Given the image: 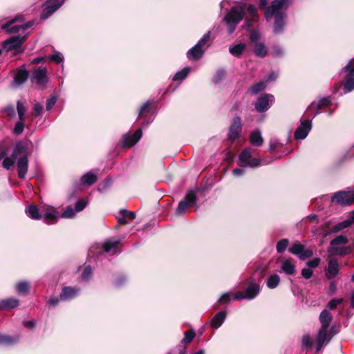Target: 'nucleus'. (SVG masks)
Here are the masks:
<instances>
[{
    "label": "nucleus",
    "mask_w": 354,
    "mask_h": 354,
    "mask_svg": "<svg viewBox=\"0 0 354 354\" xmlns=\"http://www.w3.org/2000/svg\"><path fill=\"white\" fill-rule=\"evenodd\" d=\"M16 161L18 176L23 179L25 178L28 168V151L26 145L24 142L16 143L10 156L3 159L2 166L9 170Z\"/></svg>",
    "instance_id": "f257e3e1"
},
{
    "label": "nucleus",
    "mask_w": 354,
    "mask_h": 354,
    "mask_svg": "<svg viewBox=\"0 0 354 354\" xmlns=\"http://www.w3.org/2000/svg\"><path fill=\"white\" fill-rule=\"evenodd\" d=\"M246 10L249 15L245 19L247 21H256L258 19L257 8L253 5L245 4L232 7L223 19L229 34L234 31L239 23L243 19Z\"/></svg>",
    "instance_id": "f03ea898"
},
{
    "label": "nucleus",
    "mask_w": 354,
    "mask_h": 354,
    "mask_svg": "<svg viewBox=\"0 0 354 354\" xmlns=\"http://www.w3.org/2000/svg\"><path fill=\"white\" fill-rule=\"evenodd\" d=\"M290 2L283 0H274L271 6L266 12V17L268 20L274 16V31L279 33L283 30L284 26V18L286 16V10Z\"/></svg>",
    "instance_id": "7ed1b4c3"
},
{
    "label": "nucleus",
    "mask_w": 354,
    "mask_h": 354,
    "mask_svg": "<svg viewBox=\"0 0 354 354\" xmlns=\"http://www.w3.org/2000/svg\"><path fill=\"white\" fill-rule=\"evenodd\" d=\"M210 32L205 33L198 43L187 51V57L189 59L198 60L202 57L205 53V45L209 41Z\"/></svg>",
    "instance_id": "20e7f679"
},
{
    "label": "nucleus",
    "mask_w": 354,
    "mask_h": 354,
    "mask_svg": "<svg viewBox=\"0 0 354 354\" xmlns=\"http://www.w3.org/2000/svg\"><path fill=\"white\" fill-rule=\"evenodd\" d=\"M261 160L252 158V149L250 148L244 149L239 156V165L241 167L254 168L260 165Z\"/></svg>",
    "instance_id": "39448f33"
},
{
    "label": "nucleus",
    "mask_w": 354,
    "mask_h": 354,
    "mask_svg": "<svg viewBox=\"0 0 354 354\" xmlns=\"http://www.w3.org/2000/svg\"><path fill=\"white\" fill-rule=\"evenodd\" d=\"M260 292V286L258 283H250L244 291L237 292L234 295L235 300L252 299Z\"/></svg>",
    "instance_id": "423d86ee"
},
{
    "label": "nucleus",
    "mask_w": 354,
    "mask_h": 354,
    "mask_svg": "<svg viewBox=\"0 0 354 354\" xmlns=\"http://www.w3.org/2000/svg\"><path fill=\"white\" fill-rule=\"evenodd\" d=\"M328 328H320L317 337V348L316 352H319L325 343H328L334 335L333 328L330 330Z\"/></svg>",
    "instance_id": "0eeeda50"
},
{
    "label": "nucleus",
    "mask_w": 354,
    "mask_h": 354,
    "mask_svg": "<svg viewBox=\"0 0 354 354\" xmlns=\"http://www.w3.org/2000/svg\"><path fill=\"white\" fill-rule=\"evenodd\" d=\"M196 201V196L193 191H189L185 196L183 201H181L176 210L178 215H182L185 213L187 208L193 205Z\"/></svg>",
    "instance_id": "6e6552de"
},
{
    "label": "nucleus",
    "mask_w": 354,
    "mask_h": 354,
    "mask_svg": "<svg viewBox=\"0 0 354 354\" xmlns=\"http://www.w3.org/2000/svg\"><path fill=\"white\" fill-rule=\"evenodd\" d=\"M289 252L295 255H297L300 259H306L313 256V251L310 249H305L304 245L296 242L294 243L289 248Z\"/></svg>",
    "instance_id": "1a4fd4ad"
},
{
    "label": "nucleus",
    "mask_w": 354,
    "mask_h": 354,
    "mask_svg": "<svg viewBox=\"0 0 354 354\" xmlns=\"http://www.w3.org/2000/svg\"><path fill=\"white\" fill-rule=\"evenodd\" d=\"M274 100V97L272 95L266 93L257 99L255 109L259 113L265 112L270 107Z\"/></svg>",
    "instance_id": "9d476101"
},
{
    "label": "nucleus",
    "mask_w": 354,
    "mask_h": 354,
    "mask_svg": "<svg viewBox=\"0 0 354 354\" xmlns=\"http://www.w3.org/2000/svg\"><path fill=\"white\" fill-rule=\"evenodd\" d=\"M65 0H47L45 3V8L44 9L41 17V19H47L52 15L58 8H59Z\"/></svg>",
    "instance_id": "9b49d317"
},
{
    "label": "nucleus",
    "mask_w": 354,
    "mask_h": 354,
    "mask_svg": "<svg viewBox=\"0 0 354 354\" xmlns=\"http://www.w3.org/2000/svg\"><path fill=\"white\" fill-rule=\"evenodd\" d=\"M21 19V17L17 16L15 18H14L13 19H11V20L8 21L6 24H3L1 27V28L8 32H17L20 30H27L28 28H30L32 26L33 22L30 21V22L24 24L22 25H15V26H12L10 28H9V27L11 25H12L15 22L19 21Z\"/></svg>",
    "instance_id": "f8f14e48"
},
{
    "label": "nucleus",
    "mask_w": 354,
    "mask_h": 354,
    "mask_svg": "<svg viewBox=\"0 0 354 354\" xmlns=\"http://www.w3.org/2000/svg\"><path fill=\"white\" fill-rule=\"evenodd\" d=\"M353 59H351L347 65L343 68L344 71H348L346 77H345L344 82V93H348L354 90V67H352Z\"/></svg>",
    "instance_id": "ddd939ff"
},
{
    "label": "nucleus",
    "mask_w": 354,
    "mask_h": 354,
    "mask_svg": "<svg viewBox=\"0 0 354 354\" xmlns=\"http://www.w3.org/2000/svg\"><path fill=\"white\" fill-rule=\"evenodd\" d=\"M27 36H16L11 37L3 42V48L6 51H10L19 48L26 41Z\"/></svg>",
    "instance_id": "4468645a"
},
{
    "label": "nucleus",
    "mask_w": 354,
    "mask_h": 354,
    "mask_svg": "<svg viewBox=\"0 0 354 354\" xmlns=\"http://www.w3.org/2000/svg\"><path fill=\"white\" fill-rule=\"evenodd\" d=\"M312 128L311 121L305 120L301 122L300 125L295 132V138L297 140H302L306 138Z\"/></svg>",
    "instance_id": "2eb2a0df"
},
{
    "label": "nucleus",
    "mask_w": 354,
    "mask_h": 354,
    "mask_svg": "<svg viewBox=\"0 0 354 354\" xmlns=\"http://www.w3.org/2000/svg\"><path fill=\"white\" fill-rule=\"evenodd\" d=\"M339 263L334 257H330L328 260V267L326 270L325 276L328 279H334L339 273Z\"/></svg>",
    "instance_id": "dca6fc26"
},
{
    "label": "nucleus",
    "mask_w": 354,
    "mask_h": 354,
    "mask_svg": "<svg viewBox=\"0 0 354 354\" xmlns=\"http://www.w3.org/2000/svg\"><path fill=\"white\" fill-rule=\"evenodd\" d=\"M32 81L39 86H44L48 82L46 69L37 68L34 70L32 75Z\"/></svg>",
    "instance_id": "f3484780"
},
{
    "label": "nucleus",
    "mask_w": 354,
    "mask_h": 354,
    "mask_svg": "<svg viewBox=\"0 0 354 354\" xmlns=\"http://www.w3.org/2000/svg\"><path fill=\"white\" fill-rule=\"evenodd\" d=\"M331 104L330 97H323L318 102H312L309 106L308 107V111H315L314 114L315 117L317 114H319V110L323 107H326L329 106Z\"/></svg>",
    "instance_id": "a211bd4d"
},
{
    "label": "nucleus",
    "mask_w": 354,
    "mask_h": 354,
    "mask_svg": "<svg viewBox=\"0 0 354 354\" xmlns=\"http://www.w3.org/2000/svg\"><path fill=\"white\" fill-rule=\"evenodd\" d=\"M241 130V118L239 117H236L234 118L232 124L230 127V131H229V138L230 140H235L239 136V133Z\"/></svg>",
    "instance_id": "6ab92c4d"
},
{
    "label": "nucleus",
    "mask_w": 354,
    "mask_h": 354,
    "mask_svg": "<svg viewBox=\"0 0 354 354\" xmlns=\"http://www.w3.org/2000/svg\"><path fill=\"white\" fill-rule=\"evenodd\" d=\"M80 292L79 288L72 287L63 288L59 294V299L62 301L70 300L75 297Z\"/></svg>",
    "instance_id": "aec40b11"
},
{
    "label": "nucleus",
    "mask_w": 354,
    "mask_h": 354,
    "mask_svg": "<svg viewBox=\"0 0 354 354\" xmlns=\"http://www.w3.org/2000/svg\"><path fill=\"white\" fill-rule=\"evenodd\" d=\"M142 136V132L140 129H138L133 136H130L129 134L125 135L124 138V146L129 147L133 146L140 140Z\"/></svg>",
    "instance_id": "412c9836"
},
{
    "label": "nucleus",
    "mask_w": 354,
    "mask_h": 354,
    "mask_svg": "<svg viewBox=\"0 0 354 354\" xmlns=\"http://www.w3.org/2000/svg\"><path fill=\"white\" fill-rule=\"evenodd\" d=\"M29 75L28 71L24 66L20 67L16 72L14 77V84L20 85L25 82Z\"/></svg>",
    "instance_id": "4be33fe9"
},
{
    "label": "nucleus",
    "mask_w": 354,
    "mask_h": 354,
    "mask_svg": "<svg viewBox=\"0 0 354 354\" xmlns=\"http://www.w3.org/2000/svg\"><path fill=\"white\" fill-rule=\"evenodd\" d=\"M281 271L286 274H295L296 272L295 265L291 259H288L282 261L281 266Z\"/></svg>",
    "instance_id": "5701e85b"
},
{
    "label": "nucleus",
    "mask_w": 354,
    "mask_h": 354,
    "mask_svg": "<svg viewBox=\"0 0 354 354\" xmlns=\"http://www.w3.org/2000/svg\"><path fill=\"white\" fill-rule=\"evenodd\" d=\"M351 252H352V248L351 246L330 247L328 249V252L330 255L345 256L346 254H351Z\"/></svg>",
    "instance_id": "b1692460"
},
{
    "label": "nucleus",
    "mask_w": 354,
    "mask_h": 354,
    "mask_svg": "<svg viewBox=\"0 0 354 354\" xmlns=\"http://www.w3.org/2000/svg\"><path fill=\"white\" fill-rule=\"evenodd\" d=\"M19 300L15 298H8L0 301V310H9L19 306Z\"/></svg>",
    "instance_id": "393cba45"
},
{
    "label": "nucleus",
    "mask_w": 354,
    "mask_h": 354,
    "mask_svg": "<svg viewBox=\"0 0 354 354\" xmlns=\"http://www.w3.org/2000/svg\"><path fill=\"white\" fill-rule=\"evenodd\" d=\"M320 328H328L333 319L331 313L327 310H323L319 315Z\"/></svg>",
    "instance_id": "a878e982"
},
{
    "label": "nucleus",
    "mask_w": 354,
    "mask_h": 354,
    "mask_svg": "<svg viewBox=\"0 0 354 354\" xmlns=\"http://www.w3.org/2000/svg\"><path fill=\"white\" fill-rule=\"evenodd\" d=\"M227 316V313L224 310H221L218 312L215 316L212 318L211 322V326L213 328H219L222 324L224 322Z\"/></svg>",
    "instance_id": "bb28decb"
},
{
    "label": "nucleus",
    "mask_w": 354,
    "mask_h": 354,
    "mask_svg": "<svg viewBox=\"0 0 354 354\" xmlns=\"http://www.w3.org/2000/svg\"><path fill=\"white\" fill-rule=\"evenodd\" d=\"M120 241V240L115 239H108L102 245L104 252H109L113 250V252H116V248H118Z\"/></svg>",
    "instance_id": "cd10ccee"
},
{
    "label": "nucleus",
    "mask_w": 354,
    "mask_h": 354,
    "mask_svg": "<svg viewBox=\"0 0 354 354\" xmlns=\"http://www.w3.org/2000/svg\"><path fill=\"white\" fill-rule=\"evenodd\" d=\"M26 213L28 217L35 220H39L42 217L37 205H29L26 209Z\"/></svg>",
    "instance_id": "c85d7f7f"
},
{
    "label": "nucleus",
    "mask_w": 354,
    "mask_h": 354,
    "mask_svg": "<svg viewBox=\"0 0 354 354\" xmlns=\"http://www.w3.org/2000/svg\"><path fill=\"white\" fill-rule=\"evenodd\" d=\"M250 142H251L252 145L257 146V147H260L262 145V144L263 142V140L261 136V133L260 131H259V130L254 131L250 134Z\"/></svg>",
    "instance_id": "c756f323"
},
{
    "label": "nucleus",
    "mask_w": 354,
    "mask_h": 354,
    "mask_svg": "<svg viewBox=\"0 0 354 354\" xmlns=\"http://www.w3.org/2000/svg\"><path fill=\"white\" fill-rule=\"evenodd\" d=\"M120 213L122 214V217L118 218V222L120 223L126 224L129 221H133L136 218V214L133 212L121 209Z\"/></svg>",
    "instance_id": "7c9ffc66"
},
{
    "label": "nucleus",
    "mask_w": 354,
    "mask_h": 354,
    "mask_svg": "<svg viewBox=\"0 0 354 354\" xmlns=\"http://www.w3.org/2000/svg\"><path fill=\"white\" fill-rule=\"evenodd\" d=\"M81 180L84 185L90 186L95 183L97 180V177L94 174L91 172H87L82 177Z\"/></svg>",
    "instance_id": "2f4dec72"
},
{
    "label": "nucleus",
    "mask_w": 354,
    "mask_h": 354,
    "mask_svg": "<svg viewBox=\"0 0 354 354\" xmlns=\"http://www.w3.org/2000/svg\"><path fill=\"white\" fill-rule=\"evenodd\" d=\"M280 282V277L278 274H274L270 275L266 281L267 286L270 289L275 288Z\"/></svg>",
    "instance_id": "473e14b6"
},
{
    "label": "nucleus",
    "mask_w": 354,
    "mask_h": 354,
    "mask_svg": "<svg viewBox=\"0 0 354 354\" xmlns=\"http://www.w3.org/2000/svg\"><path fill=\"white\" fill-rule=\"evenodd\" d=\"M58 216L54 210H48L44 214V218L46 223L50 224L56 221Z\"/></svg>",
    "instance_id": "72a5a7b5"
},
{
    "label": "nucleus",
    "mask_w": 354,
    "mask_h": 354,
    "mask_svg": "<svg viewBox=\"0 0 354 354\" xmlns=\"http://www.w3.org/2000/svg\"><path fill=\"white\" fill-rule=\"evenodd\" d=\"M352 225V220L346 219L342 222L338 223L335 225L333 227L332 232H338L342 230L347 228Z\"/></svg>",
    "instance_id": "f704fd0d"
},
{
    "label": "nucleus",
    "mask_w": 354,
    "mask_h": 354,
    "mask_svg": "<svg viewBox=\"0 0 354 354\" xmlns=\"http://www.w3.org/2000/svg\"><path fill=\"white\" fill-rule=\"evenodd\" d=\"M245 44H239L230 48V53L234 56H239L245 50Z\"/></svg>",
    "instance_id": "c9c22d12"
},
{
    "label": "nucleus",
    "mask_w": 354,
    "mask_h": 354,
    "mask_svg": "<svg viewBox=\"0 0 354 354\" xmlns=\"http://www.w3.org/2000/svg\"><path fill=\"white\" fill-rule=\"evenodd\" d=\"M266 87V82H260L257 84H255L254 85H252L250 88V92L253 94V95H257V93H259V92L263 91Z\"/></svg>",
    "instance_id": "e433bc0d"
},
{
    "label": "nucleus",
    "mask_w": 354,
    "mask_h": 354,
    "mask_svg": "<svg viewBox=\"0 0 354 354\" xmlns=\"http://www.w3.org/2000/svg\"><path fill=\"white\" fill-rule=\"evenodd\" d=\"M348 241V238L344 235H338L330 241V246H336L341 244H346Z\"/></svg>",
    "instance_id": "4c0bfd02"
},
{
    "label": "nucleus",
    "mask_w": 354,
    "mask_h": 354,
    "mask_svg": "<svg viewBox=\"0 0 354 354\" xmlns=\"http://www.w3.org/2000/svg\"><path fill=\"white\" fill-rule=\"evenodd\" d=\"M254 53L258 57H264L267 53V49L263 44L257 43L254 47Z\"/></svg>",
    "instance_id": "58836bf2"
},
{
    "label": "nucleus",
    "mask_w": 354,
    "mask_h": 354,
    "mask_svg": "<svg viewBox=\"0 0 354 354\" xmlns=\"http://www.w3.org/2000/svg\"><path fill=\"white\" fill-rule=\"evenodd\" d=\"M190 68L189 67L184 68L182 71L177 72L173 77L174 81H179L184 80L189 72Z\"/></svg>",
    "instance_id": "ea45409f"
},
{
    "label": "nucleus",
    "mask_w": 354,
    "mask_h": 354,
    "mask_svg": "<svg viewBox=\"0 0 354 354\" xmlns=\"http://www.w3.org/2000/svg\"><path fill=\"white\" fill-rule=\"evenodd\" d=\"M289 241L287 239H283L277 243L276 249L278 253H283L287 248Z\"/></svg>",
    "instance_id": "a19ab883"
},
{
    "label": "nucleus",
    "mask_w": 354,
    "mask_h": 354,
    "mask_svg": "<svg viewBox=\"0 0 354 354\" xmlns=\"http://www.w3.org/2000/svg\"><path fill=\"white\" fill-rule=\"evenodd\" d=\"M17 339L14 338L9 335H0V344L10 345L15 343Z\"/></svg>",
    "instance_id": "79ce46f5"
},
{
    "label": "nucleus",
    "mask_w": 354,
    "mask_h": 354,
    "mask_svg": "<svg viewBox=\"0 0 354 354\" xmlns=\"http://www.w3.org/2000/svg\"><path fill=\"white\" fill-rule=\"evenodd\" d=\"M16 290L19 294L27 293L29 290V284L27 282L21 281L16 286Z\"/></svg>",
    "instance_id": "37998d69"
},
{
    "label": "nucleus",
    "mask_w": 354,
    "mask_h": 354,
    "mask_svg": "<svg viewBox=\"0 0 354 354\" xmlns=\"http://www.w3.org/2000/svg\"><path fill=\"white\" fill-rule=\"evenodd\" d=\"M75 209H73L71 206L67 207L64 211L62 213V217L65 218H73L75 215Z\"/></svg>",
    "instance_id": "c03bdc74"
},
{
    "label": "nucleus",
    "mask_w": 354,
    "mask_h": 354,
    "mask_svg": "<svg viewBox=\"0 0 354 354\" xmlns=\"http://www.w3.org/2000/svg\"><path fill=\"white\" fill-rule=\"evenodd\" d=\"M17 110L19 120H24L26 113V109L24 104L21 103L19 101H18L17 104Z\"/></svg>",
    "instance_id": "a18cd8bd"
},
{
    "label": "nucleus",
    "mask_w": 354,
    "mask_h": 354,
    "mask_svg": "<svg viewBox=\"0 0 354 354\" xmlns=\"http://www.w3.org/2000/svg\"><path fill=\"white\" fill-rule=\"evenodd\" d=\"M184 335L185 337L182 340V343H189L195 337V333L194 331H185Z\"/></svg>",
    "instance_id": "49530a36"
},
{
    "label": "nucleus",
    "mask_w": 354,
    "mask_h": 354,
    "mask_svg": "<svg viewBox=\"0 0 354 354\" xmlns=\"http://www.w3.org/2000/svg\"><path fill=\"white\" fill-rule=\"evenodd\" d=\"M321 259L319 257L314 258L311 260H309L306 263V266L308 267V268H317L319 263H320Z\"/></svg>",
    "instance_id": "de8ad7c7"
},
{
    "label": "nucleus",
    "mask_w": 354,
    "mask_h": 354,
    "mask_svg": "<svg viewBox=\"0 0 354 354\" xmlns=\"http://www.w3.org/2000/svg\"><path fill=\"white\" fill-rule=\"evenodd\" d=\"M302 345L304 347L310 348L313 346V342L309 335H305L302 338Z\"/></svg>",
    "instance_id": "09e8293b"
},
{
    "label": "nucleus",
    "mask_w": 354,
    "mask_h": 354,
    "mask_svg": "<svg viewBox=\"0 0 354 354\" xmlns=\"http://www.w3.org/2000/svg\"><path fill=\"white\" fill-rule=\"evenodd\" d=\"M225 75V72L223 70L217 71L214 75V82L218 83L223 79Z\"/></svg>",
    "instance_id": "8fccbe9b"
},
{
    "label": "nucleus",
    "mask_w": 354,
    "mask_h": 354,
    "mask_svg": "<svg viewBox=\"0 0 354 354\" xmlns=\"http://www.w3.org/2000/svg\"><path fill=\"white\" fill-rule=\"evenodd\" d=\"M86 201H83V200H79L76 202L75 205V212H81L82 210H83L84 209V207H86Z\"/></svg>",
    "instance_id": "3c124183"
},
{
    "label": "nucleus",
    "mask_w": 354,
    "mask_h": 354,
    "mask_svg": "<svg viewBox=\"0 0 354 354\" xmlns=\"http://www.w3.org/2000/svg\"><path fill=\"white\" fill-rule=\"evenodd\" d=\"M342 301H343V299L341 298L340 299H333L329 301L328 306L330 310H333L337 307V306L338 304H341L342 302Z\"/></svg>",
    "instance_id": "603ef678"
},
{
    "label": "nucleus",
    "mask_w": 354,
    "mask_h": 354,
    "mask_svg": "<svg viewBox=\"0 0 354 354\" xmlns=\"http://www.w3.org/2000/svg\"><path fill=\"white\" fill-rule=\"evenodd\" d=\"M24 125L23 123V120H19V121L17 122L15 124V127L14 129L15 133L17 134L21 133L24 131Z\"/></svg>",
    "instance_id": "864d4df0"
},
{
    "label": "nucleus",
    "mask_w": 354,
    "mask_h": 354,
    "mask_svg": "<svg viewBox=\"0 0 354 354\" xmlns=\"http://www.w3.org/2000/svg\"><path fill=\"white\" fill-rule=\"evenodd\" d=\"M313 272L310 268H303L301 270V275L306 279H310L313 276Z\"/></svg>",
    "instance_id": "5fc2aeb1"
},
{
    "label": "nucleus",
    "mask_w": 354,
    "mask_h": 354,
    "mask_svg": "<svg viewBox=\"0 0 354 354\" xmlns=\"http://www.w3.org/2000/svg\"><path fill=\"white\" fill-rule=\"evenodd\" d=\"M92 275L91 268L90 266H87L84 268L82 272V278L85 280H88Z\"/></svg>",
    "instance_id": "6e6d98bb"
},
{
    "label": "nucleus",
    "mask_w": 354,
    "mask_h": 354,
    "mask_svg": "<svg viewBox=\"0 0 354 354\" xmlns=\"http://www.w3.org/2000/svg\"><path fill=\"white\" fill-rule=\"evenodd\" d=\"M57 101V97L55 96H53L48 99L46 104V108L48 111L50 110L54 105L55 104Z\"/></svg>",
    "instance_id": "4d7b16f0"
},
{
    "label": "nucleus",
    "mask_w": 354,
    "mask_h": 354,
    "mask_svg": "<svg viewBox=\"0 0 354 354\" xmlns=\"http://www.w3.org/2000/svg\"><path fill=\"white\" fill-rule=\"evenodd\" d=\"M151 106V102L147 101L145 102L140 108V112H139V116L142 115L146 112H148L149 111Z\"/></svg>",
    "instance_id": "13d9d810"
},
{
    "label": "nucleus",
    "mask_w": 354,
    "mask_h": 354,
    "mask_svg": "<svg viewBox=\"0 0 354 354\" xmlns=\"http://www.w3.org/2000/svg\"><path fill=\"white\" fill-rule=\"evenodd\" d=\"M50 61L55 62L56 63H60L63 61V57L59 53L53 54L49 57Z\"/></svg>",
    "instance_id": "bf43d9fd"
},
{
    "label": "nucleus",
    "mask_w": 354,
    "mask_h": 354,
    "mask_svg": "<svg viewBox=\"0 0 354 354\" xmlns=\"http://www.w3.org/2000/svg\"><path fill=\"white\" fill-rule=\"evenodd\" d=\"M232 294L230 292L224 293L219 299L220 302L227 303L230 301Z\"/></svg>",
    "instance_id": "052dcab7"
},
{
    "label": "nucleus",
    "mask_w": 354,
    "mask_h": 354,
    "mask_svg": "<svg viewBox=\"0 0 354 354\" xmlns=\"http://www.w3.org/2000/svg\"><path fill=\"white\" fill-rule=\"evenodd\" d=\"M33 109H34V114H35V117H37L39 116L41 113V111H42V106L39 104H35L34 107H33Z\"/></svg>",
    "instance_id": "680f3d73"
},
{
    "label": "nucleus",
    "mask_w": 354,
    "mask_h": 354,
    "mask_svg": "<svg viewBox=\"0 0 354 354\" xmlns=\"http://www.w3.org/2000/svg\"><path fill=\"white\" fill-rule=\"evenodd\" d=\"M235 176H241L245 173V169L242 168H236L232 171Z\"/></svg>",
    "instance_id": "e2e57ef3"
},
{
    "label": "nucleus",
    "mask_w": 354,
    "mask_h": 354,
    "mask_svg": "<svg viewBox=\"0 0 354 354\" xmlns=\"http://www.w3.org/2000/svg\"><path fill=\"white\" fill-rule=\"evenodd\" d=\"M250 40L253 42L257 41L259 39V35L257 32L253 31L250 34Z\"/></svg>",
    "instance_id": "0e129e2a"
},
{
    "label": "nucleus",
    "mask_w": 354,
    "mask_h": 354,
    "mask_svg": "<svg viewBox=\"0 0 354 354\" xmlns=\"http://www.w3.org/2000/svg\"><path fill=\"white\" fill-rule=\"evenodd\" d=\"M268 1L267 0H259V7L266 12L267 9L269 7H267Z\"/></svg>",
    "instance_id": "69168bd1"
},
{
    "label": "nucleus",
    "mask_w": 354,
    "mask_h": 354,
    "mask_svg": "<svg viewBox=\"0 0 354 354\" xmlns=\"http://www.w3.org/2000/svg\"><path fill=\"white\" fill-rule=\"evenodd\" d=\"M59 302V299L57 297H50L48 300V304L50 306H55Z\"/></svg>",
    "instance_id": "338daca9"
},
{
    "label": "nucleus",
    "mask_w": 354,
    "mask_h": 354,
    "mask_svg": "<svg viewBox=\"0 0 354 354\" xmlns=\"http://www.w3.org/2000/svg\"><path fill=\"white\" fill-rule=\"evenodd\" d=\"M337 287L336 283L334 281H331L329 286V292L330 294H333L336 291Z\"/></svg>",
    "instance_id": "774afa93"
}]
</instances>
